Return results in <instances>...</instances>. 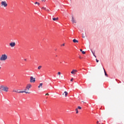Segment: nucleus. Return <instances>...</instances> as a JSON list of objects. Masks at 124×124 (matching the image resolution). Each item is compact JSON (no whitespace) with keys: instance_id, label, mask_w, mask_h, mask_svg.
I'll use <instances>...</instances> for the list:
<instances>
[{"instance_id":"f3484780","label":"nucleus","mask_w":124,"mask_h":124,"mask_svg":"<svg viewBox=\"0 0 124 124\" xmlns=\"http://www.w3.org/2000/svg\"><path fill=\"white\" fill-rule=\"evenodd\" d=\"M81 53H82V54H83V55H85V54H86V52L84 51H81Z\"/></svg>"},{"instance_id":"7ed1b4c3","label":"nucleus","mask_w":124,"mask_h":124,"mask_svg":"<svg viewBox=\"0 0 124 124\" xmlns=\"http://www.w3.org/2000/svg\"><path fill=\"white\" fill-rule=\"evenodd\" d=\"M1 6H4V7H6L7 6V3L6 1H3L1 2Z\"/></svg>"},{"instance_id":"5701e85b","label":"nucleus","mask_w":124,"mask_h":124,"mask_svg":"<svg viewBox=\"0 0 124 124\" xmlns=\"http://www.w3.org/2000/svg\"><path fill=\"white\" fill-rule=\"evenodd\" d=\"M116 81H117L118 82V81L119 82V83H122V82H121V81L116 79Z\"/></svg>"},{"instance_id":"39448f33","label":"nucleus","mask_w":124,"mask_h":124,"mask_svg":"<svg viewBox=\"0 0 124 124\" xmlns=\"http://www.w3.org/2000/svg\"><path fill=\"white\" fill-rule=\"evenodd\" d=\"M27 91H28V89H27V88H26V89L24 90V91H19L17 93H31L28 92H27Z\"/></svg>"},{"instance_id":"20e7f679","label":"nucleus","mask_w":124,"mask_h":124,"mask_svg":"<svg viewBox=\"0 0 124 124\" xmlns=\"http://www.w3.org/2000/svg\"><path fill=\"white\" fill-rule=\"evenodd\" d=\"M30 82L31 83H35V78L33 77H30Z\"/></svg>"},{"instance_id":"4be33fe9","label":"nucleus","mask_w":124,"mask_h":124,"mask_svg":"<svg viewBox=\"0 0 124 124\" xmlns=\"http://www.w3.org/2000/svg\"><path fill=\"white\" fill-rule=\"evenodd\" d=\"M83 38H85V35H84V33H82V36Z\"/></svg>"},{"instance_id":"9b49d317","label":"nucleus","mask_w":124,"mask_h":124,"mask_svg":"<svg viewBox=\"0 0 124 124\" xmlns=\"http://www.w3.org/2000/svg\"><path fill=\"white\" fill-rule=\"evenodd\" d=\"M91 51L93 53V55L94 56V57H95V58H96V56L95 55V54L94 53V52H93V50H92V49H91Z\"/></svg>"},{"instance_id":"6ab92c4d","label":"nucleus","mask_w":124,"mask_h":124,"mask_svg":"<svg viewBox=\"0 0 124 124\" xmlns=\"http://www.w3.org/2000/svg\"><path fill=\"white\" fill-rule=\"evenodd\" d=\"M41 67H42V66H39L38 67V69H41Z\"/></svg>"},{"instance_id":"c85d7f7f","label":"nucleus","mask_w":124,"mask_h":124,"mask_svg":"<svg viewBox=\"0 0 124 124\" xmlns=\"http://www.w3.org/2000/svg\"><path fill=\"white\" fill-rule=\"evenodd\" d=\"M14 92H15V93H18V92L17 91H14Z\"/></svg>"},{"instance_id":"2eb2a0df","label":"nucleus","mask_w":124,"mask_h":124,"mask_svg":"<svg viewBox=\"0 0 124 124\" xmlns=\"http://www.w3.org/2000/svg\"><path fill=\"white\" fill-rule=\"evenodd\" d=\"M35 4H38V5H40V3L38 2H35L34 3Z\"/></svg>"},{"instance_id":"423d86ee","label":"nucleus","mask_w":124,"mask_h":124,"mask_svg":"<svg viewBox=\"0 0 124 124\" xmlns=\"http://www.w3.org/2000/svg\"><path fill=\"white\" fill-rule=\"evenodd\" d=\"M31 84H28L26 87V89L28 90V92H29V90H30V89H31Z\"/></svg>"},{"instance_id":"bb28decb","label":"nucleus","mask_w":124,"mask_h":124,"mask_svg":"<svg viewBox=\"0 0 124 124\" xmlns=\"http://www.w3.org/2000/svg\"><path fill=\"white\" fill-rule=\"evenodd\" d=\"M74 72L75 73V72H77L78 71H77V70H74Z\"/></svg>"},{"instance_id":"9d476101","label":"nucleus","mask_w":124,"mask_h":124,"mask_svg":"<svg viewBox=\"0 0 124 124\" xmlns=\"http://www.w3.org/2000/svg\"><path fill=\"white\" fill-rule=\"evenodd\" d=\"M73 42H74V43H78V41L76 39H74L73 40Z\"/></svg>"},{"instance_id":"b1692460","label":"nucleus","mask_w":124,"mask_h":124,"mask_svg":"<svg viewBox=\"0 0 124 124\" xmlns=\"http://www.w3.org/2000/svg\"><path fill=\"white\" fill-rule=\"evenodd\" d=\"M73 80H74V78H72L70 80L71 82H73Z\"/></svg>"},{"instance_id":"a878e982","label":"nucleus","mask_w":124,"mask_h":124,"mask_svg":"<svg viewBox=\"0 0 124 124\" xmlns=\"http://www.w3.org/2000/svg\"><path fill=\"white\" fill-rule=\"evenodd\" d=\"M96 62H99V61L97 59H96Z\"/></svg>"},{"instance_id":"e433bc0d","label":"nucleus","mask_w":124,"mask_h":124,"mask_svg":"<svg viewBox=\"0 0 124 124\" xmlns=\"http://www.w3.org/2000/svg\"><path fill=\"white\" fill-rule=\"evenodd\" d=\"M47 11H49V10H47Z\"/></svg>"},{"instance_id":"72a5a7b5","label":"nucleus","mask_w":124,"mask_h":124,"mask_svg":"<svg viewBox=\"0 0 124 124\" xmlns=\"http://www.w3.org/2000/svg\"><path fill=\"white\" fill-rule=\"evenodd\" d=\"M24 61H25V62H26L27 59H24Z\"/></svg>"},{"instance_id":"c9c22d12","label":"nucleus","mask_w":124,"mask_h":124,"mask_svg":"<svg viewBox=\"0 0 124 124\" xmlns=\"http://www.w3.org/2000/svg\"><path fill=\"white\" fill-rule=\"evenodd\" d=\"M56 57H58V55H56Z\"/></svg>"},{"instance_id":"cd10ccee","label":"nucleus","mask_w":124,"mask_h":124,"mask_svg":"<svg viewBox=\"0 0 124 124\" xmlns=\"http://www.w3.org/2000/svg\"><path fill=\"white\" fill-rule=\"evenodd\" d=\"M80 52H82V51H83V50H82V49H80Z\"/></svg>"},{"instance_id":"1a4fd4ad","label":"nucleus","mask_w":124,"mask_h":124,"mask_svg":"<svg viewBox=\"0 0 124 124\" xmlns=\"http://www.w3.org/2000/svg\"><path fill=\"white\" fill-rule=\"evenodd\" d=\"M103 69H104L105 76H106L107 77H108V74H107V73H106V71H105V69H104V68H103Z\"/></svg>"},{"instance_id":"aec40b11","label":"nucleus","mask_w":124,"mask_h":124,"mask_svg":"<svg viewBox=\"0 0 124 124\" xmlns=\"http://www.w3.org/2000/svg\"><path fill=\"white\" fill-rule=\"evenodd\" d=\"M71 73L72 74H74L75 72H74V70H73L72 71H71Z\"/></svg>"},{"instance_id":"f03ea898","label":"nucleus","mask_w":124,"mask_h":124,"mask_svg":"<svg viewBox=\"0 0 124 124\" xmlns=\"http://www.w3.org/2000/svg\"><path fill=\"white\" fill-rule=\"evenodd\" d=\"M0 61H6V60H7V55L6 54H2L0 58Z\"/></svg>"},{"instance_id":"393cba45","label":"nucleus","mask_w":124,"mask_h":124,"mask_svg":"<svg viewBox=\"0 0 124 124\" xmlns=\"http://www.w3.org/2000/svg\"><path fill=\"white\" fill-rule=\"evenodd\" d=\"M61 73L60 72H59L58 73V75H61Z\"/></svg>"},{"instance_id":"4c0bfd02","label":"nucleus","mask_w":124,"mask_h":124,"mask_svg":"<svg viewBox=\"0 0 124 124\" xmlns=\"http://www.w3.org/2000/svg\"><path fill=\"white\" fill-rule=\"evenodd\" d=\"M0 68H1V67H0Z\"/></svg>"},{"instance_id":"f8f14e48","label":"nucleus","mask_w":124,"mask_h":124,"mask_svg":"<svg viewBox=\"0 0 124 124\" xmlns=\"http://www.w3.org/2000/svg\"><path fill=\"white\" fill-rule=\"evenodd\" d=\"M64 93H65V97H66V96H67V95L68 94V93H67V92L65 91L64 92Z\"/></svg>"},{"instance_id":"412c9836","label":"nucleus","mask_w":124,"mask_h":124,"mask_svg":"<svg viewBox=\"0 0 124 124\" xmlns=\"http://www.w3.org/2000/svg\"><path fill=\"white\" fill-rule=\"evenodd\" d=\"M42 9H44V10H46V8H45V7H43L42 8Z\"/></svg>"},{"instance_id":"dca6fc26","label":"nucleus","mask_w":124,"mask_h":124,"mask_svg":"<svg viewBox=\"0 0 124 124\" xmlns=\"http://www.w3.org/2000/svg\"><path fill=\"white\" fill-rule=\"evenodd\" d=\"M76 114H78V113H79V111H78V108H76Z\"/></svg>"},{"instance_id":"4468645a","label":"nucleus","mask_w":124,"mask_h":124,"mask_svg":"<svg viewBox=\"0 0 124 124\" xmlns=\"http://www.w3.org/2000/svg\"><path fill=\"white\" fill-rule=\"evenodd\" d=\"M53 21H56V20H59V17H54L53 18Z\"/></svg>"},{"instance_id":"ddd939ff","label":"nucleus","mask_w":124,"mask_h":124,"mask_svg":"<svg viewBox=\"0 0 124 124\" xmlns=\"http://www.w3.org/2000/svg\"><path fill=\"white\" fill-rule=\"evenodd\" d=\"M43 85V83H40V85L38 86V88H39V89L40 88V87L42 88Z\"/></svg>"},{"instance_id":"2f4dec72","label":"nucleus","mask_w":124,"mask_h":124,"mask_svg":"<svg viewBox=\"0 0 124 124\" xmlns=\"http://www.w3.org/2000/svg\"><path fill=\"white\" fill-rule=\"evenodd\" d=\"M42 1H46V0H41Z\"/></svg>"},{"instance_id":"c756f323","label":"nucleus","mask_w":124,"mask_h":124,"mask_svg":"<svg viewBox=\"0 0 124 124\" xmlns=\"http://www.w3.org/2000/svg\"><path fill=\"white\" fill-rule=\"evenodd\" d=\"M46 95H49V93H46Z\"/></svg>"},{"instance_id":"7c9ffc66","label":"nucleus","mask_w":124,"mask_h":124,"mask_svg":"<svg viewBox=\"0 0 124 124\" xmlns=\"http://www.w3.org/2000/svg\"><path fill=\"white\" fill-rule=\"evenodd\" d=\"M79 58L80 59H82V57H81V56H79Z\"/></svg>"},{"instance_id":"a211bd4d","label":"nucleus","mask_w":124,"mask_h":124,"mask_svg":"<svg viewBox=\"0 0 124 124\" xmlns=\"http://www.w3.org/2000/svg\"><path fill=\"white\" fill-rule=\"evenodd\" d=\"M77 109H82V108L81 107H80V106H78Z\"/></svg>"},{"instance_id":"58836bf2","label":"nucleus","mask_w":124,"mask_h":124,"mask_svg":"<svg viewBox=\"0 0 124 124\" xmlns=\"http://www.w3.org/2000/svg\"><path fill=\"white\" fill-rule=\"evenodd\" d=\"M46 101L45 102V103H46Z\"/></svg>"},{"instance_id":"473e14b6","label":"nucleus","mask_w":124,"mask_h":124,"mask_svg":"<svg viewBox=\"0 0 124 124\" xmlns=\"http://www.w3.org/2000/svg\"><path fill=\"white\" fill-rule=\"evenodd\" d=\"M64 44H63L62 45V46H64Z\"/></svg>"},{"instance_id":"f257e3e1","label":"nucleus","mask_w":124,"mask_h":124,"mask_svg":"<svg viewBox=\"0 0 124 124\" xmlns=\"http://www.w3.org/2000/svg\"><path fill=\"white\" fill-rule=\"evenodd\" d=\"M8 87H4L3 85H1L0 86V90L1 91H3L4 92H8Z\"/></svg>"},{"instance_id":"6e6552de","label":"nucleus","mask_w":124,"mask_h":124,"mask_svg":"<svg viewBox=\"0 0 124 124\" xmlns=\"http://www.w3.org/2000/svg\"><path fill=\"white\" fill-rule=\"evenodd\" d=\"M72 22H73V23H75V24H76V20L74 19V17H73V16H72Z\"/></svg>"},{"instance_id":"f704fd0d","label":"nucleus","mask_w":124,"mask_h":124,"mask_svg":"<svg viewBox=\"0 0 124 124\" xmlns=\"http://www.w3.org/2000/svg\"><path fill=\"white\" fill-rule=\"evenodd\" d=\"M98 123H99L98 121H97V124H98Z\"/></svg>"},{"instance_id":"0eeeda50","label":"nucleus","mask_w":124,"mask_h":124,"mask_svg":"<svg viewBox=\"0 0 124 124\" xmlns=\"http://www.w3.org/2000/svg\"><path fill=\"white\" fill-rule=\"evenodd\" d=\"M15 45H16V43H15V42H11L10 43V46H11V47H13Z\"/></svg>"}]
</instances>
